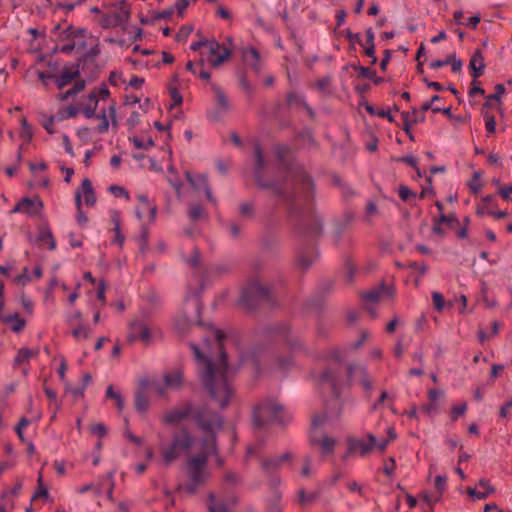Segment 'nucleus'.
Instances as JSON below:
<instances>
[{"instance_id":"393cba45","label":"nucleus","mask_w":512,"mask_h":512,"mask_svg":"<svg viewBox=\"0 0 512 512\" xmlns=\"http://www.w3.org/2000/svg\"><path fill=\"white\" fill-rule=\"evenodd\" d=\"M20 138L23 144H29L33 138V131L31 125L28 123L26 118L21 119V131Z\"/></svg>"},{"instance_id":"39448f33","label":"nucleus","mask_w":512,"mask_h":512,"mask_svg":"<svg viewBox=\"0 0 512 512\" xmlns=\"http://www.w3.org/2000/svg\"><path fill=\"white\" fill-rule=\"evenodd\" d=\"M163 338L162 329L155 324L148 325L144 321H134L129 325V341L140 340L146 345Z\"/></svg>"},{"instance_id":"c756f323","label":"nucleus","mask_w":512,"mask_h":512,"mask_svg":"<svg viewBox=\"0 0 512 512\" xmlns=\"http://www.w3.org/2000/svg\"><path fill=\"white\" fill-rule=\"evenodd\" d=\"M385 294L390 295V292L388 291V289L381 287L379 289H375V290L368 292L365 295V299L368 301L375 302V301L382 299Z\"/></svg>"},{"instance_id":"79ce46f5","label":"nucleus","mask_w":512,"mask_h":512,"mask_svg":"<svg viewBox=\"0 0 512 512\" xmlns=\"http://www.w3.org/2000/svg\"><path fill=\"white\" fill-rule=\"evenodd\" d=\"M467 410V404L465 402L455 405L452 407L451 415L452 419L456 420L458 417L462 416Z\"/></svg>"},{"instance_id":"c85d7f7f","label":"nucleus","mask_w":512,"mask_h":512,"mask_svg":"<svg viewBox=\"0 0 512 512\" xmlns=\"http://www.w3.org/2000/svg\"><path fill=\"white\" fill-rule=\"evenodd\" d=\"M35 355V352L28 348H21L14 358L15 365H21Z\"/></svg>"},{"instance_id":"e433bc0d","label":"nucleus","mask_w":512,"mask_h":512,"mask_svg":"<svg viewBox=\"0 0 512 512\" xmlns=\"http://www.w3.org/2000/svg\"><path fill=\"white\" fill-rule=\"evenodd\" d=\"M74 74L68 71H63L62 74L57 78L56 82L59 88L66 86L73 78Z\"/></svg>"},{"instance_id":"72a5a7b5","label":"nucleus","mask_w":512,"mask_h":512,"mask_svg":"<svg viewBox=\"0 0 512 512\" xmlns=\"http://www.w3.org/2000/svg\"><path fill=\"white\" fill-rule=\"evenodd\" d=\"M255 157H256L255 175L258 177V175L264 169V158L261 153V149L258 145L255 147Z\"/></svg>"},{"instance_id":"412c9836","label":"nucleus","mask_w":512,"mask_h":512,"mask_svg":"<svg viewBox=\"0 0 512 512\" xmlns=\"http://www.w3.org/2000/svg\"><path fill=\"white\" fill-rule=\"evenodd\" d=\"M150 406L148 396L142 391L138 390L135 393V408L139 413H145L148 411Z\"/></svg>"},{"instance_id":"3c124183","label":"nucleus","mask_w":512,"mask_h":512,"mask_svg":"<svg viewBox=\"0 0 512 512\" xmlns=\"http://www.w3.org/2000/svg\"><path fill=\"white\" fill-rule=\"evenodd\" d=\"M498 192L504 200H506V201L512 200L510 197V195L512 193V184L504 186V187H499Z\"/></svg>"},{"instance_id":"5701e85b","label":"nucleus","mask_w":512,"mask_h":512,"mask_svg":"<svg viewBox=\"0 0 512 512\" xmlns=\"http://www.w3.org/2000/svg\"><path fill=\"white\" fill-rule=\"evenodd\" d=\"M292 458V454L290 452H285L281 456L273 457L267 460L264 463V468L267 470L276 469L280 467L281 463L284 461H288Z\"/></svg>"},{"instance_id":"c03bdc74","label":"nucleus","mask_w":512,"mask_h":512,"mask_svg":"<svg viewBox=\"0 0 512 512\" xmlns=\"http://www.w3.org/2000/svg\"><path fill=\"white\" fill-rule=\"evenodd\" d=\"M168 172H169V174H170V175L168 176V180H169V182H170V183H171V185L176 189V191L179 193V192H180V189H181L182 184H181V182H180L178 179H176V177H175V170H174V168H173L172 166H170V167L168 168Z\"/></svg>"},{"instance_id":"37998d69","label":"nucleus","mask_w":512,"mask_h":512,"mask_svg":"<svg viewBox=\"0 0 512 512\" xmlns=\"http://www.w3.org/2000/svg\"><path fill=\"white\" fill-rule=\"evenodd\" d=\"M109 191L116 197H124L129 199V193L125 190L124 187L118 185H112L109 187Z\"/></svg>"},{"instance_id":"f704fd0d","label":"nucleus","mask_w":512,"mask_h":512,"mask_svg":"<svg viewBox=\"0 0 512 512\" xmlns=\"http://www.w3.org/2000/svg\"><path fill=\"white\" fill-rule=\"evenodd\" d=\"M403 117H404V130L406 132H409L410 128L414 124H417L419 122H423L424 119H425L424 116H420V118H410V114L409 113H403Z\"/></svg>"},{"instance_id":"6ab92c4d","label":"nucleus","mask_w":512,"mask_h":512,"mask_svg":"<svg viewBox=\"0 0 512 512\" xmlns=\"http://www.w3.org/2000/svg\"><path fill=\"white\" fill-rule=\"evenodd\" d=\"M98 102H99L98 95L95 92H91L88 95L87 103L85 104V106L83 108V114L85 115V117L91 119L96 116V109L98 106Z\"/></svg>"},{"instance_id":"423d86ee","label":"nucleus","mask_w":512,"mask_h":512,"mask_svg":"<svg viewBox=\"0 0 512 512\" xmlns=\"http://www.w3.org/2000/svg\"><path fill=\"white\" fill-rule=\"evenodd\" d=\"M327 417L325 415H317L312 420V430L310 442L314 448H318L322 456L333 453L336 440L322 435L320 428L325 424Z\"/></svg>"},{"instance_id":"aec40b11","label":"nucleus","mask_w":512,"mask_h":512,"mask_svg":"<svg viewBox=\"0 0 512 512\" xmlns=\"http://www.w3.org/2000/svg\"><path fill=\"white\" fill-rule=\"evenodd\" d=\"M165 385L171 389H178L183 383V375L181 371L175 370L164 376Z\"/></svg>"},{"instance_id":"09e8293b","label":"nucleus","mask_w":512,"mask_h":512,"mask_svg":"<svg viewBox=\"0 0 512 512\" xmlns=\"http://www.w3.org/2000/svg\"><path fill=\"white\" fill-rule=\"evenodd\" d=\"M210 512H227L226 507L223 504L214 503L213 495L210 496V503L208 505Z\"/></svg>"},{"instance_id":"5fc2aeb1","label":"nucleus","mask_w":512,"mask_h":512,"mask_svg":"<svg viewBox=\"0 0 512 512\" xmlns=\"http://www.w3.org/2000/svg\"><path fill=\"white\" fill-rule=\"evenodd\" d=\"M136 216L140 221L148 222V212L144 205H139L136 209Z\"/></svg>"},{"instance_id":"473e14b6","label":"nucleus","mask_w":512,"mask_h":512,"mask_svg":"<svg viewBox=\"0 0 512 512\" xmlns=\"http://www.w3.org/2000/svg\"><path fill=\"white\" fill-rule=\"evenodd\" d=\"M132 142L137 149H149L154 145V142L151 138L140 139L134 137Z\"/></svg>"},{"instance_id":"4d7b16f0","label":"nucleus","mask_w":512,"mask_h":512,"mask_svg":"<svg viewBox=\"0 0 512 512\" xmlns=\"http://www.w3.org/2000/svg\"><path fill=\"white\" fill-rule=\"evenodd\" d=\"M216 16H218L222 19H225V20H229L231 18V15H230V12L228 11V9L222 5L218 6V8L216 10Z\"/></svg>"},{"instance_id":"1a4fd4ad","label":"nucleus","mask_w":512,"mask_h":512,"mask_svg":"<svg viewBox=\"0 0 512 512\" xmlns=\"http://www.w3.org/2000/svg\"><path fill=\"white\" fill-rule=\"evenodd\" d=\"M44 205L39 197L23 198L11 210V213H22L30 217L40 216Z\"/></svg>"},{"instance_id":"0eeeda50","label":"nucleus","mask_w":512,"mask_h":512,"mask_svg":"<svg viewBox=\"0 0 512 512\" xmlns=\"http://www.w3.org/2000/svg\"><path fill=\"white\" fill-rule=\"evenodd\" d=\"M231 51L221 46V44L212 39L208 40L207 44H205V48L201 52V58H199V63L201 65L209 64L212 67H219L225 61H227L230 57Z\"/></svg>"},{"instance_id":"864d4df0","label":"nucleus","mask_w":512,"mask_h":512,"mask_svg":"<svg viewBox=\"0 0 512 512\" xmlns=\"http://www.w3.org/2000/svg\"><path fill=\"white\" fill-rule=\"evenodd\" d=\"M38 498H44V499L49 498L48 489L44 485L39 486L38 490L34 493V495L32 497L33 500L38 499Z\"/></svg>"},{"instance_id":"49530a36","label":"nucleus","mask_w":512,"mask_h":512,"mask_svg":"<svg viewBox=\"0 0 512 512\" xmlns=\"http://www.w3.org/2000/svg\"><path fill=\"white\" fill-rule=\"evenodd\" d=\"M84 387L67 386L66 392L73 396L74 399H79L84 396Z\"/></svg>"},{"instance_id":"bf43d9fd","label":"nucleus","mask_w":512,"mask_h":512,"mask_svg":"<svg viewBox=\"0 0 512 512\" xmlns=\"http://www.w3.org/2000/svg\"><path fill=\"white\" fill-rule=\"evenodd\" d=\"M189 4H190V0H177L175 2V8L178 11V13L180 15H182Z\"/></svg>"},{"instance_id":"4468645a","label":"nucleus","mask_w":512,"mask_h":512,"mask_svg":"<svg viewBox=\"0 0 512 512\" xmlns=\"http://www.w3.org/2000/svg\"><path fill=\"white\" fill-rule=\"evenodd\" d=\"M189 182L196 189H203L205 191L206 197L210 202H215V199L212 195L211 189L209 187L207 176L204 174H199L195 177H191L189 174L187 175Z\"/></svg>"},{"instance_id":"9d476101","label":"nucleus","mask_w":512,"mask_h":512,"mask_svg":"<svg viewBox=\"0 0 512 512\" xmlns=\"http://www.w3.org/2000/svg\"><path fill=\"white\" fill-rule=\"evenodd\" d=\"M193 413L189 403L177 406L164 412L162 422L166 425H177Z\"/></svg>"},{"instance_id":"a19ab883","label":"nucleus","mask_w":512,"mask_h":512,"mask_svg":"<svg viewBox=\"0 0 512 512\" xmlns=\"http://www.w3.org/2000/svg\"><path fill=\"white\" fill-rule=\"evenodd\" d=\"M31 281V276L27 267L24 268L23 273L14 278V282L18 285H26Z\"/></svg>"},{"instance_id":"a18cd8bd","label":"nucleus","mask_w":512,"mask_h":512,"mask_svg":"<svg viewBox=\"0 0 512 512\" xmlns=\"http://www.w3.org/2000/svg\"><path fill=\"white\" fill-rule=\"evenodd\" d=\"M204 216V212L200 205H193L189 209V217L192 220H198Z\"/></svg>"},{"instance_id":"7ed1b4c3","label":"nucleus","mask_w":512,"mask_h":512,"mask_svg":"<svg viewBox=\"0 0 512 512\" xmlns=\"http://www.w3.org/2000/svg\"><path fill=\"white\" fill-rule=\"evenodd\" d=\"M199 314V300L193 297L184 304L182 310L177 314L175 319L176 330L181 335H186L193 331H201L203 327L199 321Z\"/></svg>"},{"instance_id":"2eb2a0df","label":"nucleus","mask_w":512,"mask_h":512,"mask_svg":"<svg viewBox=\"0 0 512 512\" xmlns=\"http://www.w3.org/2000/svg\"><path fill=\"white\" fill-rule=\"evenodd\" d=\"M479 487H481L482 491H477L475 488L469 487L467 489V493L470 497L477 499V500H483L486 499L490 494L494 492L493 486L489 483V481L485 479H480L478 484Z\"/></svg>"},{"instance_id":"c9c22d12","label":"nucleus","mask_w":512,"mask_h":512,"mask_svg":"<svg viewBox=\"0 0 512 512\" xmlns=\"http://www.w3.org/2000/svg\"><path fill=\"white\" fill-rule=\"evenodd\" d=\"M85 87V83L83 81L76 82L72 89L67 90L63 96L62 99H68L70 96L76 95L80 93Z\"/></svg>"},{"instance_id":"20e7f679","label":"nucleus","mask_w":512,"mask_h":512,"mask_svg":"<svg viewBox=\"0 0 512 512\" xmlns=\"http://www.w3.org/2000/svg\"><path fill=\"white\" fill-rule=\"evenodd\" d=\"M290 419V413L276 400L265 401L254 410V421L258 426H262L266 422L284 424L290 421Z\"/></svg>"},{"instance_id":"ddd939ff","label":"nucleus","mask_w":512,"mask_h":512,"mask_svg":"<svg viewBox=\"0 0 512 512\" xmlns=\"http://www.w3.org/2000/svg\"><path fill=\"white\" fill-rule=\"evenodd\" d=\"M267 296V290L257 282L249 284L242 293L243 301L262 299Z\"/></svg>"},{"instance_id":"8fccbe9b","label":"nucleus","mask_w":512,"mask_h":512,"mask_svg":"<svg viewBox=\"0 0 512 512\" xmlns=\"http://www.w3.org/2000/svg\"><path fill=\"white\" fill-rule=\"evenodd\" d=\"M395 467H396L395 459L392 457L389 458V460L384 465V473L387 476H392L394 474Z\"/></svg>"},{"instance_id":"a211bd4d","label":"nucleus","mask_w":512,"mask_h":512,"mask_svg":"<svg viewBox=\"0 0 512 512\" xmlns=\"http://www.w3.org/2000/svg\"><path fill=\"white\" fill-rule=\"evenodd\" d=\"M2 322L9 325L13 332H20L24 329L26 322L21 319L18 313L9 314L2 317Z\"/></svg>"},{"instance_id":"0e129e2a","label":"nucleus","mask_w":512,"mask_h":512,"mask_svg":"<svg viewBox=\"0 0 512 512\" xmlns=\"http://www.w3.org/2000/svg\"><path fill=\"white\" fill-rule=\"evenodd\" d=\"M216 95H217V101H218L219 105L222 108L226 109L228 106V102H227V98H226L225 94L220 89H216Z\"/></svg>"},{"instance_id":"ea45409f","label":"nucleus","mask_w":512,"mask_h":512,"mask_svg":"<svg viewBox=\"0 0 512 512\" xmlns=\"http://www.w3.org/2000/svg\"><path fill=\"white\" fill-rule=\"evenodd\" d=\"M484 119H485V129H486V132L488 134H493L496 130V121H495V118L494 116L492 115H489V114H485L484 115Z\"/></svg>"},{"instance_id":"774afa93","label":"nucleus","mask_w":512,"mask_h":512,"mask_svg":"<svg viewBox=\"0 0 512 512\" xmlns=\"http://www.w3.org/2000/svg\"><path fill=\"white\" fill-rule=\"evenodd\" d=\"M480 20H481L480 14H476V15L470 17L467 20V22L465 23V25L472 29H475L478 26Z\"/></svg>"},{"instance_id":"cd10ccee","label":"nucleus","mask_w":512,"mask_h":512,"mask_svg":"<svg viewBox=\"0 0 512 512\" xmlns=\"http://www.w3.org/2000/svg\"><path fill=\"white\" fill-rule=\"evenodd\" d=\"M91 330L87 325L79 324L72 330V335L76 341H82L90 336Z\"/></svg>"},{"instance_id":"2f4dec72","label":"nucleus","mask_w":512,"mask_h":512,"mask_svg":"<svg viewBox=\"0 0 512 512\" xmlns=\"http://www.w3.org/2000/svg\"><path fill=\"white\" fill-rule=\"evenodd\" d=\"M480 179H481V174H480V172L476 171L473 174V178L468 183V186H469L471 192L474 194H477L482 188Z\"/></svg>"},{"instance_id":"9b49d317","label":"nucleus","mask_w":512,"mask_h":512,"mask_svg":"<svg viewBox=\"0 0 512 512\" xmlns=\"http://www.w3.org/2000/svg\"><path fill=\"white\" fill-rule=\"evenodd\" d=\"M95 117H97V119L99 120L97 131L99 133H104L108 131L110 122H112L113 125H115L117 122L115 104L109 105L107 110L103 111L99 115H96Z\"/></svg>"},{"instance_id":"f257e3e1","label":"nucleus","mask_w":512,"mask_h":512,"mask_svg":"<svg viewBox=\"0 0 512 512\" xmlns=\"http://www.w3.org/2000/svg\"><path fill=\"white\" fill-rule=\"evenodd\" d=\"M196 420L200 429L207 433L205 439L192 436L188 430L182 429L173 435L170 444L162 445L160 448L162 462L166 466H169L181 455L196 453L187 462V471L191 481L186 486L189 493H194L197 486L208 477L207 459L216 452L215 434L221 430L223 423L221 415L210 413L206 409L197 413Z\"/></svg>"},{"instance_id":"4c0bfd02","label":"nucleus","mask_w":512,"mask_h":512,"mask_svg":"<svg viewBox=\"0 0 512 512\" xmlns=\"http://www.w3.org/2000/svg\"><path fill=\"white\" fill-rule=\"evenodd\" d=\"M90 431L92 434L96 435L98 438H103L107 435V428L102 423L94 424L90 427Z\"/></svg>"},{"instance_id":"bb28decb","label":"nucleus","mask_w":512,"mask_h":512,"mask_svg":"<svg viewBox=\"0 0 512 512\" xmlns=\"http://www.w3.org/2000/svg\"><path fill=\"white\" fill-rule=\"evenodd\" d=\"M130 13L127 9L121 8L118 11H115L111 16V23L113 25H120L126 23L129 20Z\"/></svg>"},{"instance_id":"e2e57ef3","label":"nucleus","mask_w":512,"mask_h":512,"mask_svg":"<svg viewBox=\"0 0 512 512\" xmlns=\"http://www.w3.org/2000/svg\"><path fill=\"white\" fill-rule=\"evenodd\" d=\"M412 195H414L407 186H401L399 188V196L403 201H407Z\"/></svg>"},{"instance_id":"6e6d98bb","label":"nucleus","mask_w":512,"mask_h":512,"mask_svg":"<svg viewBox=\"0 0 512 512\" xmlns=\"http://www.w3.org/2000/svg\"><path fill=\"white\" fill-rule=\"evenodd\" d=\"M81 318H82V313L79 310H75L68 316L67 320L70 325H74V324H77L78 322H80Z\"/></svg>"},{"instance_id":"f03ea898","label":"nucleus","mask_w":512,"mask_h":512,"mask_svg":"<svg viewBox=\"0 0 512 512\" xmlns=\"http://www.w3.org/2000/svg\"><path fill=\"white\" fill-rule=\"evenodd\" d=\"M225 334L209 327L208 336L200 347L191 343L199 374L210 398L220 408L227 406L234 395L229 382V369L223 351Z\"/></svg>"},{"instance_id":"f3484780","label":"nucleus","mask_w":512,"mask_h":512,"mask_svg":"<svg viewBox=\"0 0 512 512\" xmlns=\"http://www.w3.org/2000/svg\"><path fill=\"white\" fill-rule=\"evenodd\" d=\"M77 192L81 193V199L84 198L87 206H93L96 203V195L89 179L85 178L82 181L81 189Z\"/></svg>"},{"instance_id":"603ef678","label":"nucleus","mask_w":512,"mask_h":512,"mask_svg":"<svg viewBox=\"0 0 512 512\" xmlns=\"http://www.w3.org/2000/svg\"><path fill=\"white\" fill-rule=\"evenodd\" d=\"M110 219L114 225V230H118V228H120V221H121L120 212L117 210H111L110 211Z\"/></svg>"},{"instance_id":"58836bf2","label":"nucleus","mask_w":512,"mask_h":512,"mask_svg":"<svg viewBox=\"0 0 512 512\" xmlns=\"http://www.w3.org/2000/svg\"><path fill=\"white\" fill-rule=\"evenodd\" d=\"M432 300H433L434 308L437 311L443 310L444 305H445V300H444L443 295L440 292H433Z\"/></svg>"},{"instance_id":"de8ad7c7","label":"nucleus","mask_w":512,"mask_h":512,"mask_svg":"<svg viewBox=\"0 0 512 512\" xmlns=\"http://www.w3.org/2000/svg\"><path fill=\"white\" fill-rule=\"evenodd\" d=\"M313 472V464L312 460L309 457H306L304 460V466L301 470V475L303 477H309Z\"/></svg>"},{"instance_id":"052dcab7","label":"nucleus","mask_w":512,"mask_h":512,"mask_svg":"<svg viewBox=\"0 0 512 512\" xmlns=\"http://www.w3.org/2000/svg\"><path fill=\"white\" fill-rule=\"evenodd\" d=\"M124 436L131 442H133L134 444L136 445H142L143 444V440L142 438L138 437V436H135L132 434V432L130 430H126L124 432Z\"/></svg>"},{"instance_id":"7c9ffc66","label":"nucleus","mask_w":512,"mask_h":512,"mask_svg":"<svg viewBox=\"0 0 512 512\" xmlns=\"http://www.w3.org/2000/svg\"><path fill=\"white\" fill-rule=\"evenodd\" d=\"M39 240L48 245L50 250H54L56 247V241L50 230H44L39 235Z\"/></svg>"},{"instance_id":"69168bd1","label":"nucleus","mask_w":512,"mask_h":512,"mask_svg":"<svg viewBox=\"0 0 512 512\" xmlns=\"http://www.w3.org/2000/svg\"><path fill=\"white\" fill-rule=\"evenodd\" d=\"M505 92V87L503 84H497L495 86V94H492L488 97V99H495V100H499L501 95H503Z\"/></svg>"},{"instance_id":"13d9d810","label":"nucleus","mask_w":512,"mask_h":512,"mask_svg":"<svg viewBox=\"0 0 512 512\" xmlns=\"http://www.w3.org/2000/svg\"><path fill=\"white\" fill-rule=\"evenodd\" d=\"M66 370H67L66 360L63 356H60V366L58 368V375L62 381L65 380Z\"/></svg>"},{"instance_id":"b1692460","label":"nucleus","mask_w":512,"mask_h":512,"mask_svg":"<svg viewBox=\"0 0 512 512\" xmlns=\"http://www.w3.org/2000/svg\"><path fill=\"white\" fill-rule=\"evenodd\" d=\"M75 204H76V208H77L76 221L81 227H85L88 222V217L82 210L81 193L80 192L75 193Z\"/></svg>"},{"instance_id":"6e6552de","label":"nucleus","mask_w":512,"mask_h":512,"mask_svg":"<svg viewBox=\"0 0 512 512\" xmlns=\"http://www.w3.org/2000/svg\"><path fill=\"white\" fill-rule=\"evenodd\" d=\"M375 444L376 437L371 433L367 434L366 439L349 437L347 439V453L343 456V459L346 460L347 457L352 454L365 456L375 448Z\"/></svg>"},{"instance_id":"dca6fc26","label":"nucleus","mask_w":512,"mask_h":512,"mask_svg":"<svg viewBox=\"0 0 512 512\" xmlns=\"http://www.w3.org/2000/svg\"><path fill=\"white\" fill-rule=\"evenodd\" d=\"M243 59L246 64L256 71L261 69V57L259 52L254 47H248L242 52Z\"/></svg>"},{"instance_id":"680f3d73","label":"nucleus","mask_w":512,"mask_h":512,"mask_svg":"<svg viewBox=\"0 0 512 512\" xmlns=\"http://www.w3.org/2000/svg\"><path fill=\"white\" fill-rule=\"evenodd\" d=\"M207 41L208 40H201V41L193 42L190 45V49L193 50V51H198L199 52V56L201 57V52L205 48V44H207Z\"/></svg>"},{"instance_id":"f8f14e48","label":"nucleus","mask_w":512,"mask_h":512,"mask_svg":"<svg viewBox=\"0 0 512 512\" xmlns=\"http://www.w3.org/2000/svg\"><path fill=\"white\" fill-rule=\"evenodd\" d=\"M471 76L475 79L479 78L485 69L484 56L481 50L477 49L471 56L469 62Z\"/></svg>"},{"instance_id":"4be33fe9","label":"nucleus","mask_w":512,"mask_h":512,"mask_svg":"<svg viewBox=\"0 0 512 512\" xmlns=\"http://www.w3.org/2000/svg\"><path fill=\"white\" fill-rule=\"evenodd\" d=\"M138 201H139V205H144L145 206V209H147V212H148V223H153L154 220H155V217H156V206L152 203L149 202V199L146 195H139L137 197Z\"/></svg>"},{"instance_id":"338daca9","label":"nucleus","mask_w":512,"mask_h":512,"mask_svg":"<svg viewBox=\"0 0 512 512\" xmlns=\"http://www.w3.org/2000/svg\"><path fill=\"white\" fill-rule=\"evenodd\" d=\"M446 486V477L438 475L435 477V487L438 491H443Z\"/></svg>"},{"instance_id":"a878e982","label":"nucleus","mask_w":512,"mask_h":512,"mask_svg":"<svg viewBox=\"0 0 512 512\" xmlns=\"http://www.w3.org/2000/svg\"><path fill=\"white\" fill-rule=\"evenodd\" d=\"M106 397L111 398L116 402L119 411L124 409L125 403L120 392L115 391L113 385H109L106 389Z\"/></svg>"}]
</instances>
